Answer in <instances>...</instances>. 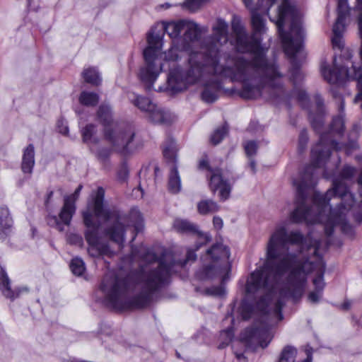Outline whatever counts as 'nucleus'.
I'll list each match as a JSON object with an SVG mask.
<instances>
[{"label":"nucleus","mask_w":362,"mask_h":362,"mask_svg":"<svg viewBox=\"0 0 362 362\" xmlns=\"http://www.w3.org/2000/svg\"><path fill=\"white\" fill-rule=\"evenodd\" d=\"M79 102L87 107H95L100 100L98 94L94 92L82 91L79 96Z\"/></svg>","instance_id":"nucleus-26"},{"label":"nucleus","mask_w":362,"mask_h":362,"mask_svg":"<svg viewBox=\"0 0 362 362\" xmlns=\"http://www.w3.org/2000/svg\"><path fill=\"white\" fill-rule=\"evenodd\" d=\"M213 224L216 229H221L223 225L222 218L218 216H214L213 218Z\"/></svg>","instance_id":"nucleus-46"},{"label":"nucleus","mask_w":362,"mask_h":362,"mask_svg":"<svg viewBox=\"0 0 362 362\" xmlns=\"http://www.w3.org/2000/svg\"><path fill=\"white\" fill-rule=\"evenodd\" d=\"M255 124V122H250L249 127H248V129L250 131L252 130V128H253V125Z\"/></svg>","instance_id":"nucleus-56"},{"label":"nucleus","mask_w":362,"mask_h":362,"mask_svg":"<svg viewBox=\"0 0 362 362\" xmlns=\"http://www.w3.org/2000/svg\"><path fill=\"white\" fill-rule=\"evenodd\" d=\"M185 21L186 20H180L163 23L160 30L157 31V27H153L148 33V47L144 50L146 66L141 68L139 78L143 82L148 84V89L153 86L163 69L164 64H160L158 67L156 64V62L163 46V37L165 33L172 39L180 37L185 29Z\"/></svg>","instance_id":"nucleus-7"},{"label":"nucleus","mask_w":362,"mask_h":362,"mask_svg":"<svg viewBox=\"0 0 362 362\" xmlns=\"http://www.w3.org/2000/svg\"><path fill=\"white\" fill-rule=\"evenodd\" d=\"M357 183H358V187H359L358 190H359L361 200L358 202L356 199V204L362 203V171L361 172L360 175H359V177L358 178Z\"/></svg>","instance_id":"nucleus-47"},{"label":"nucleus","mask_w":362,"mask_h":362,"mask_svg":"<svg viewBox=\"0 0 362 362\" xmlns=\"http://www.w3.org/2000/svg\"><path fill=\"white\" fill-rule=\"evenodd\" d=\"M29 291V288L27 286H20L12 289L11 279L5 269L0 265V291L6 298L13 301L22 294L28 293Z\"/></svg>","instance_id":"nucleus-13"},{"label":"nucleus","mask_w":362,"mask_h":362,"mask_svg":"<svg viewBox=\"0 0 362 362\" xmlns=\"http://www.w3.org/2000/svg\"><path fill=\"white\" fill-rule=\"evenodd\" d=\"M231 29V45L238 53L252 54L250 59L223 52L215 45L206 54H192L189 58V68L185 71L175 66V63L180 57L179 49L173 47L165 52V62L173 63L168 76V88L173 92H180L206 74L221 75L243 83L238 93L242 98L260 97L267 85L274 91L273 98L280 97L284 92L281 82L283 74L275 63L267 59L261 40L255 35L250 36L238 17L233 18Z\"/></svg>","instance_id":"nucleus-2"},{"label":"nucleus","mask_w":362,"mask_h":362,"mask_svg":"<svg viewBox=\"0 0 362 362\" xmlns=\"http://www.w3.org/2000/svg\"><path fill=\"white\" fill-rule=\"evenodd\" d=\"M35 165V148L33 144H29L23 151L21 169L24 173L31 174Z\"/></svg>","instance_id":"nucleus-19"},{"label":"nucleus","mask_w":362,"mask_h":362,"mask_svg":"<svg viewBox=\"0 0 362 362\" xmlns=\"http://www.w3.org/2000/svg\"><path fill=\"white\" fill-rule=\"evenodd\" d=\"M356 9L360 11V14L358 16V28H359V33L361 39V45H362V0H357V5L356 6Z\"/></svg>","instance_id":"nucleus-43"},{"label":"nucleus","mask_w":362,"mask_h":362,"mask_svg":"<svg viewBox=\"0 0 362 362\" xmlns=\"http://www.w3.org/2000/svg\"><path fill=\"white\" fill-rule=\"evenodd\" d=\"M13 224L8 209L6 206L0 207V239L4 240L11 232Z\"/></svg>","instance_id":"nucleus-18"},{"label":"nucleus","mask_w":362,"mask_h":362,"mask_svg":"<svg viewBox=\"0 0 362 362\" xmlns=\"http://www.w3.org/2000/svg\"><path fill=\"white\" fill-rule=\"evenodd\" d=\"M69 132V129L67 127H65L63 129H60V132L64 134H67Z\"/></svg>","instance_id":"nucleus-55"},{"label":"nucleus","mask_w":362,"mask_h":362,"mask_svg":"<svg viewBox=\"0 0 362 362\" xmlns=\"http://www.w3.org/2000/svg\"><path fill=\"white\" fill-rule=\"evenodd\" d=\"M350 14L347 0H337V18L346 19Z\"/></svg>","instance_id":"nucleus-35"},{"label":"nucleus","mask_w":362,"mask_h":362,"mask_svg":"<svg viewBox=\"0 0 362 362\" xmlns=\"http://www.w3.org/2000/svg\"><path fill=\"white\" fill-rule=\"evenodd\" d=\"M320 293L317 291L310 292L308 295V300L313 303H318L320 298Z\"/></svg>","instance_id":"nucleus-45"},{"label":"nucleus","mask_w":362,"mask_h":362,"mask_svg":"<svg viewBox=\"0 0 362 362\" xmlns=\"http://www.w3.org/2000/svg\"><path fill=\"white\" fill-rule=\"evenodd\" d=\"M235 356H236V358L238 359V360H242L243 359L245 361V357L244 356L243 354H238V353H235Z\"/></svg>","instance_id":"nucleus-54"},{"label":"nucleus","mask_w":362,"mask_h":362,"mask_svg":"<svg viewBox=\"0 0 362 362\" xmlns=\"http://www.w3.org/2000/svg\"><path fill=\"white\" fill-rule=\"evenodd\" d=\"M163 153L166 160L172 164L171 166L177 165L176 153L171 144L164 147Z\"/></svg>","instance_id":"nucleus-34"},{"label":"nucleus","mask_w":362,"mask_h":362,"mask_svg":"<svg viewBox=\"0 0 362 362\" xmlns=\"http://www.w3.org/2000/svg\"><path fill=\"white\" fill-rule=\"evenodd\" d=\"M316 103H317V107L319 108H320L323 104V100L320 96H317Z\"/></svg>","instance_id":"nucleus-52"},{"label":"nucleus","mask_w":362,"mask_h":362,"mask_svg":"<svg viewBox=\"0 0 362 362\" xmlns=\"http://www.w3.org/2000/svg\"><path fill=\"white\" fill-rule=\"evenodd\" d=\"M105 190L102 187L97 189L91 206L82 212L83 221L86 227L84 237L89 247L88 252L93 257L100 256L111 257L113 255L108 243L103 242L100 234V222L95 221L94 217L112 223L104 229V234L110 240L122 245L125 239L126 228L121 222L120 211L115 207H107L104 204Z\"/></svg>","instance_id":"nucleus-4"},{"label":"nucleus","mask_w":362,"mask_h":362,"mask_svg":"<svg viewBox=\"0 0 362 362\" xmlns=\"http://www.w3.org/2000/svg\"><path fill=\"white\" fill-rule=\"evenodd\" d=\"M202 240V242L196 243L194 250H187L183 261H168L162 254L155 257L158 262L156 267L142 269L135 274L124 278L112 274H105L100 286L105 294V305L117 310L142 309L148 306L154 294L169 284L175 265L179 264L182 267L188 262L197 259L195 252L206 243L204 239Z\"/></svg>","instance_id":"nucleus-3"},{"label":"nucleus","mask_w":362,"mask_h":362,"mask_svg":"<svg viewBox=\"0 0 362 362\" xmlns=\"http://www.w3.org/2000/svg\"><path fill=\"white\" fill-rule=\"evenodd\" d=\"M198 211L201 214H206L208 213H214L219 209V206L216 202L210 200H202L197 205Z\"/></svg>","instance_id":"nucleus-28"},{"label":"nucleus","mask_w":362,"mask_h":362,"mask_svg":"<svg viewBox=\"0 0 362 362\" xmlns=\"http://www.w3.org/2000/svg\"><path fill=\"white\" fill-rule=\"evenodd\" d=\"M173 228L176 231L180 233L196 235L199 238L204 239L205 243L211 241V237L208 234L203 233L199 230V227L197 224L187 219L176 218L173 222Z\"/></svg>","instance_id":"nucleus-15"},{"label":"nucleus","mask_w":362,"mask_h":362,"mask_svg":"<svg viewBox=\"0 0 362 362\" xmlns=\"http://www.w3.org/2000/svg\"><path fill=\"white\" fill-rule=\"evenodd\" d=\"M221 83L218 81H211L204 85L201 96L202 100L207 103H214L218 98Z\"/></svg>","instance_id":"nucleus-16"},{"label":"nucleus","mask_w":362,"mask_h":362,"mask_svg":"<svg viewBox=\"0 0 362 362\" xmlns=\"http://www.w3.org/2000/svg\"><path fill=\"white\" fill-rule=\"evenodd\" d=\"M286 8L280 11L276 23L284 52L291 59V79L296 83L301 78V73L296 55L302 48L305 32L297 21L296 10L289 6Z\"/></svg>","instance_id":"nucleus-6"},{"label":"nucleus","mask_w":362,"mask_h":362,"mask_svg":"<svg viewBox=\"0 0 362 362\" xmlns=\"http://www.w3.org/2000/svg\"><path fill=\"white\" fill-rule=\"evenodd\" d=\"M168 186L169 192L173 194H177L181 189V180L177 165L170 166Z\"/></svg>","instance_id":"nucleus-22"},{"label":"nucleus","mask_w":362,"mask_h":362,"mask_svg":"<svg viewBox=\"0 0 362 362\" xmlns=\"http://www.w3.org/2000/svg\"><path fill=\"white\" fill-rule=\"evenodd\" d=\"M249 158V167L250 168L253 174L256 173V161L254 157L248 158Z\"/></svg>","instance_id":"nucleus-48"},{"label":"nucleus","mask_w":362,"mask_h":362,"mask_svg":"<svg viewBox=\"0 0 362 362\" xmlns=\"http://www.w3.org/2000/svg\"><path fill=\"white\" fill-rule=\"evenodd\" d=\"M176 356H177V358H181L180 353H179V352H177V351H176Z\"/></svg>","instance_id":"nucleus-59"},{"label":"nucleus","mask_w":362,"mask_h":362,"mask_svg":"<svg viewBox=\"0 0 362 362\" xmlns=\"http://www.w3.org/2000/svg\"><path fill=\"white\" fill-rule=\"evenodd\" d=\"M148 119L154 124H169L171 122L170 116L168 112L162 108L154 105L152 111L148 112Z\"/></svg>","instance_id":"nucleus-20"},{"label":"nucleus","mask_w":362,"mask_h":362,"mask_svg":"<svg viewBox=\"0 0 362 362\" xmlns=\"http://www.w3.org/2000/svg\"><path fill=\"white\" fill-rule=\"evenodd\" d=\"M225 334L227 337L229 339V340L231 339V338L233 337V330L231 329H226V330H223L221 332V334Z\"/></svg>","instance_id":"nucleus-50"},{"label":"nucleus","mask_w":362,"mask_h":362,"mask_svg":"<svg viewBox=\"0 0 362 362\" xmlns=\"http://www.w3.org/2000/svg\"><path fill=\"white\" fill-rule=\"evenodd\" d=\"M351 305V303L349 300H345L341 305V308L343 310H349Z\"/></svg>","instance_id":"nucleus-51"},{"label":"nucleus","mask_w":362,"mask_h":362,"mask_svg":"<svg viewBox=\"0 0 362 362\" xmlns=\"http://www.w3.org/2000/svg\"><path fill=\"white\" fill-rule=\"evenodd\" d=\"M208 292L215 296H222L225 293V288L222 286H214L209 288Z\"/></svg>","instance_id":"nucleus-44"},{"label":"nucleus","mask_w":362,"mask_h":362,"mask_svg":"<svg viewBox=\"0 0 362 362\" xmlns=\"http://www.w3.org/2000/svg\"><path fill=\"white\" fill-rule=\"evenodd\" d=\"M345 21L346 19L341 18V17L337 18L336 22L333 25L332 44L334 49H341L344 47L342 36L345 30Z\"/></svg>","instance_id":"nucleus-17"},{"label":"nucleus","mask_w":362,"mask_h":362,"mask_svg":"<svg viewBox=\"0 0 362 362\" xmlns=\"http://www.w3.org/2000/svg\"><path fill=\"white\" fill-rule=\"evenodd\" d=\"M129 218L131 225L134 228L135 234L132 239V242H133L135 240L136 235L143 230V218L138 210L132 209L129 213Z\"/></svg>","instance_id":"nucleus-24"},{"label":"nucleus","mask_w":362,"mask_h":362,"mask_svg":"<svg viewBox=\"0 0 362 362\" xmlns=\"http://www.w3.org/2000/svg\"><path fill=\"white\" fill-rule=\"evenodd\" d=\"M308 142V134L305 129L300 131L298 138V151L303 153L306 148Z\"/></svg>","instance_id":"nucleus-37"},{"label":"nucleus","mask_w":362,"mask_h":362,"mask_svg":"<svg viewBox=\"0 0 362 362\" xmlns=\"http://www.w3.org/2000/svg\"><path fill=\"white\" fill-rule=\"evenodd\" d=\"M32 1H33V0H27V7L28 9L31 5Z\"/></svg>","instance_id":"nucleus-57"},{"label":"nucleus","mask_w":362,"mask_h":362,"mask_svg":"<svg viewBox=\"0 0 362 362\" xmlns=\"http://www.w3.org/2000/svg\"><path fill=\"white\" fill-rule=\"evenodd\" d=\"M158 170H159V169H158V167H157V166H156V167H155V173H157V171H158Z\"/></svg>","instance_id":"nucleus-60"},{"label":"nucleus","mask_w":362,"mask_h":362,"mask_svg":"<svg viewBox=\"0 0 362 362\" xmlns=\"http://www.w3.org/2000/svg\"><path fill=\"white\" fill-rule=\"evenodd\" d=\"M243 147L247 158L254 157L257 154L258 150V144L257 141L253 140L247 141L244 143Z\"/></svg>","instance_id":"nucleus-36"},{"label":"nucleus","mask_w":362,"mask_h":362,"mask_svg":"<svg viewBox=\"0 0 362 362\" xmlns=\"http://www.w3.org/2000/svg\"><path fill=\"white\" fill-rule=\"evenodd\" d=\"M360 127L357 124H354L352 129L348 133L349 144L350 148H354L356 147V141L358 138L360 133Z\"/></svg>","instance_id":"nucleus-32"},{"label":"nucleus","mask_w":362,"mask_h":362,"mask_svg":"<svg viewBox=\"0 0 362 362\" xmlns=\"http://www.w3.org/2000/svg\"><path fill=\"white\" fill-rule=\"evenodd\" d=\"M111 153V149L108 148H102L97 153L98 158L101 161H105L108 159Z\"/></svg>","instance_id":"nucleus-42"},{"label":"nucleus","mask_w":362,"mask_h":362,"mask_svg":"<svg viewBox=\"0 0 362 362\" xmlns=\"http://www.w3.org/2000/svg\"><path fill=\"white\" fill-rule=\"evenodd\" d=\"M309 119L312 125V127L313 129L319 133L324 124H325V119L322 115H309Z\"/></svg>","instance_id":"nucleus-33"},{"label":"nucleus","mask_w":362,"mask_h":362,"mask_svg":"<svg viewBox=\"0 0 362 362\" xmlns=\"http://www.w3.org/2000/svg\"><path fill=\"white\" fill-rule=\"evenodd\" d=\"M344 129L345 122L343 116L334 117L329 126V131L320 134L319 142L312 148L311 163L305 167L304 173L297 187V202L299 205L292 216L295 221L300 219L297 214L306 198V191L313 187L315 184L313 177L314 168H321L325 164L330 156L332 149H340L339 144L333 136H342Z\"/></svg>","instance_id":"nucleus-5"},{"label":"nucleus","mask_w":362,"mask_h":362,"mask_svg":"<svg viewBox=\"0 0 362 362\" xmlns=\"http://www.w3.org/2000/svg\"><path fill=\"white\" fill-rule=\"evenodd\" d=\"M97 117L104 126V138L115 149V151L126 155L132 151V141L135 136L133 129L127 126L118 124H113L111 107L102 104L99 106Z\"/></svg>","instance_id":"nucleus-9"},{"label":"nucleus","mask_w":362,"mask_h":362,"mask_svg":"<svg viewBox=\"0 0 362 362\" xmlns=\"http://www.w3.org/2000/svg\"><path fill=\"white\" fill-rule=\"evenodd\" d=\"M228 23L224 20L221 18L218 19L216 25L213 27V43L209 45L204 52L191 53L188 58V63L189 64V58L192 54H206L209 52V49L215 45L219 49H221L220 47L222 45V43H226L228 42Z\"/></svg>","instance_id":"nucleus-14"},{"label":"nucleus","mask_w":362,"mask_h":362,"mask_svg":"<svg viewBox=\"0 0 362 362\" xmlns=\"http://www.w3.org/2000/svg\"><path fill=\"white\" fill-rule=\"evenodd\" d=\"M96 133V126L93 124H88L81 130L82 139L84 143L97 144L98 139L93 138Z\"/></svg>","instance_id":"nucleus-27"},{"label":"nucleus","mask_w":362,"mask_h":362,"mask_svg":"<svg viewBox=\"0 0 362 362\" xmlns=\"http://www.w3.org/2000/svg\"><path fill=\"white\" fill-rule=\"evenodd\" d=\"M320 245L318 240L310 242L300 231L288 232L284 227L277 228L271 235L266 260L262 267L251 274L246 284L247 298L240 307L243 320H247L255 314L261 318L241 334V340L247 346L255 349L269 345L270 325L264 320L269 315L272 293L286 272V284L280 290L272 311L279 320L283 319L284 299L291 298L296 302L301 298L309 273L316 271L313 282L315 290L322 292L325 264L318 252Z\"/></svg>","instance_id":"nucleus-1"},{"label":"nucleus","mask_w":362,"mask_h":362,"mask_svg":"<svg viewBox=\"0 0 362 362\" xmlns=\"http://www.w3.org/2000/svg\"><path fill=\"white\" fill-rule=\"evenodd\" d=\"M230 255L228 246L222 243L212 245L202 257L203 265L197 271V278L199 280H209L221 277V284H224L229 279L231 271Z\"/></svg>","instance_id":"nucleus-8"},{"label":"nucleus","mask_w":362,"mask_h":362,"mask_svg":"<svg viewBox=\"0 0 362 362\" xmlns=\"http://www.w3.org/2000/svg\"><path fill=\"white\" fill-rule=\"evenodd\" d=\"M82 76L86 83L93 86H98L100 85L102 81L100 73L94 67L84 69L82 72Z\"/></svg>","instance_id":"nucleus-23"},{"label":"nucleus","mask_w":362,"mask_h":362,"mask_svg":"<svg viewBox=\"0 0 362 362\" xmlns=\"http://www.w3.org/2000/svg\"><path fill=\"white\" fill-rule=\"evenodd\" d=\"M227 344H220V345H219V346H218V348H219V349H222V348H223L225 346H226Z\"/></svg>","instance_id":"nucleus-58"},{"label":"nucleus","mask_w":362,"mask_h":362,"mask_svg":"<svg viewBox=\"0 0 362 362\" xmlns=\"http://www.w3.org/2000/svg\"><path fill=\"white\" fill-rule=\"evenodd\" d=\"M344 99H341V101H340V105H339V111L340 112H343L344 111Z\"/></svg>","instance_id":"nucleus-53"},{"label":"nucleus","mask_w":362,"mask_h":362,"mask_svg":"<svg viewBox=\"0 0 362 362\" xmlns=\"http://www.w3.org/2000/svg\"><path fill=\"white\" fill-rule=\"evenodd\" d=\"M245 6L250 10L251 23L255 35L262 34L265 31V20L263 15L268 14L270 8L276 2H280V5L277 8V13L274 18L269 17L271 21L274 22L276 27L277 20L282 9H286L288 6L293 7L296 11V18L301 25L300 14L298 11L296 5L291 0H242Z\"/></svg>","instance_id":"nucleus-10"},{"label":"nucleus","mask_w":362,"mask_h":362,"mask_svg":"<svg viewBox=\"0 0 362 362\" xmlns=\"http://www.w3.org/2000/svg\"><path fill=\"white\" fill-rule=\"evenodd\" d=\"M132 103L140 110L146 113L152 111L155 105L148 98L139 95H134V98L132 99Z\"/></svg>","instance_id":"nucleus-25"},{"label":"nucleus","mask_w":362,"mask_h":362,"mask_svg":"<svg viewBox=\"0 0 362 362\" xmlns=\"http://www.w3.org/2000/svg\"><path fill=\"white\" fill-rule=\"evenodd\" d=\"M129 176V168L126 161H123L117 172V178L121 182H124Z\"/></svg>","instance_id":"nucleus-39"},{"label":"nucleus","mask_w":362,"mask_h":362,"mask_svg":"<svg viewBox=\"0 0 362 362\" xmlns=\"http://www.w3.org/2000/svg\"><path fill=\"white\" fill-rule=\"evenodd\" d=\"M210 0H187L184 3L185 7L192 11H195L203 4L209 2Z\"/></svg>","instance_id":"nucleus-38"},{"label":"nucleus","mask_w":362,"mask_h":362,"mask_svg":"<svg viewBox=\"0 0 362 362\" xmlns=\"http://www.w3.org/2000/svg\"><path fill=\"white\" fill-rule=\"evenodd\" d=\"M198 168L201 170H206L211 173L209 183L210 189L214 193L219 190L220 199L222 201L228 199L232 189L231 185L229 183L228 180L224 177L221 169H214L210 166L207 155H203L199 160Z\"/></svg>","instance_id":"nucleus-12"},{"label":"nucleus","mask_w":362,"mask_h":362,"mask_svg":"<svg viewBox=\"0 0 362 362\" xmlns=\"http://www.w3.org/2000/svg\"><path fill=\"white\" fill-rule=\"evenodd\" d=\"M69 244L82 247L83 245V240L81 235L76 233H71L67 238Z\"/></svg>","instance_id":"nucleus-41"},{"label":"nucleus","mask_w":362,"mask_h":362,"mask_svg":"<svg viewBox=\"0 0 362 362\" xmlns=\"http://www.w3.org/2000/svg\"><path fill=\"white\" fill-rule=\"evenodd\" d=\"M54 194V192L52 190L47 192V197L45 200V205L46 208L49 207V204L51 202V199Z\"/></svg>","instance_id":"nucleus-49"},{"label":"nucleus","mask_w":362,"mask_h":362,"mask_svg":"<svg viewBox=\"0 0 362 362\" xmlns=\"http://www.w3.org/2000/svg\"><path fill=\"white\" fill-rule=\"evenodd\" d=\"M70 269L74 275L81 276L86 270L85 264L81 258L75 257L71 261Z\"/></svg>","instance_id":"nucleus-31"},{"label":"nucleus","mask_w":362,"mask_h":362,"mask_svg":"<svg viewBox=\"0 0 362 362\" xmlns=\"http://www.w3.org/2000/svg\"><path fill=\"white\" fill-rule=\"evenodd\" d=\"M184 40L187 42L197 41L201 36V30L198 24L193 21H186L185 24Z\"/></svg>","instance_id":"nucleus-21"},{"label":"nucleus","mask_w":362,"mask_h":362,"mask_svg":"<svg viewBox=\"0 0 362 362\" xmlns=\"http://www.w3.org/2000/svg\"><path fill=\"white\" fill-rule=\"evenodd\" d=\"M297 355V349L292 346H286L281 351L277 362H291Z\"/></svg>","instance_id":"nucleus-29"},{"label":"nucleus","mask_w":362,"mask_h":362,"mask_svg":"<svg viewBox=\"0 0 362 362\" xmlns=\"http://www.w3.org/2000/svg\"><path fill=\"white\" fill-rule=\"evenodd\" d=\"M297 100L300 103L303 108H308L309 98L305 90H300L297 93Z\"/></svg>","instance_id":"nucleus-40"},{"label":"nucleus","mask_w":362,"mask_h":362,"mask_svg":"<svg viewBox=\"0 0 362 362\" xmlns=\"http://www.w3.org/2000/svg\"><path fill=\"white\" fill-rule=\"evenodd\" d=\"M82 188L83 185H79L73 194L64 197V204L59 213V217L51 214L46 216L48 226L56 228L59 232L64 231L65 226H70L76 211V202L78 199Z\"/></svg>","instance_id":"nucleus-11"},{"label":"nucleus","mask_w":362,"mask_h":362,"mask_svg":"<svg viewBox=\"0 0 362 362\" xmlns=\"http://www.w3.org/2000/svg\"><path fill=\"white\" fill-rule=\"evenodd\" d=\"M228 131V127L226 123L221 127L216 129L214 132L212 134L210 138L211 142L214 145L218 144L224 138V136L227 134Z\"/></svg>","instance_id":"nucleus-30"}]
</instances>
